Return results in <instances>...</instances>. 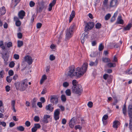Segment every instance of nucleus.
<instances>
[{
  "mask_svg": "<svg viewBox=\"0 0 132 132\" xmlns=\"http://www.w3.org/2000/svg\"><path fill=\"white\" fill-rule=\"evenodd\" d=\"M88 65V64L87 63H85L81 68L79 67L77 68L75 72L74 67H70L69 70L67 72V75L71 77L73 76H76L77 77H79L83 75L86 72Z\"/></svg>",
  "mask_w": 132,
  "mask_h": 132,
  "instance_id": "obj_1",
  "label": "nucleus"
},
{
  "mask_svg": "<svg viewBox=\"0 0 132 132\" xmlns=\"http://www.w3.org/2000/svg\"><path fill=\"white\" fill-rule=\"evenodd\" d=\"M16 88L21 91H23L27 88L28 86V80L26 79L20 82H17L15 84Z\"/></svg>",
  "mask_w": 132,
  "mask_h": 132,
  "instance_id": "obj_2",
  "label": "nucleus"
},
{
  "mask_svg": "<svg viewBox=\"0 0 132 132\" xmlns=\"http://www.w3.org/2000/svg\"><path fill=\"white\" fill-rule=\"evenodd\" d=\"M72 91L73 93L80 95L82 91V88L80 85L73 86L72 87Z\"/></svg>",
  "mask_w": 132,
  "mask_h": 132,
  "instance_id": "obj_3",
  "label": "nucleus"
},
{
  "mask_svg": "<svg viewBox=\"0 0 132 132\" xmlns=\"http://www.w3.org/2000/svg\"><path fill=\"white\" fill-rule=\"evenodd\" d=\"M128 112L130 120L129 128L130 130L132 129V105H129L128 108Z\"/></svg>",
  "mask_w": 132,
  "mask_h": 132,
  "instance_id": "obj_4",
  "label": "nucleus"
},
{
  "mask_svg": "<svg viewBox=\"0 0 132 132\" xmlns=\"http://www.w3.org/2000/svg\"><path fill=\"white\" fill-rule=\"evenodd\" d=\"M94 23L93 22H89L86 23L85 27V31L86 32L92 29L94 26Z\"/></svg>",
  "mask_w": 132,
  "mask_h": 132,
  "instance_id": "obj_5",
  "label": "nucleus"
},
{
  "mask_svg": "<svg viewBox=\"0 0 132 132\" xmlns=\"http://www.w3.org/2000/svg\"><path fill=\"white\" fill-rule=\"evenodd\" d=\"M76 120V118L75 117H73L70 120L69 123V125L70 128H73L74 125L77 124Z\"/></svg>",
  "mask_w": 132,
  "mask_h": 132,
  "instance_id": "obj_6",
  "label": "nucleus"
},
{
  "mask_svg": "<svg viewBox=\"0 0 132 132\" xmlns=\"http://www.w3.org/2000/svg\"><path fill=\"white\" fill-rule=\"evenodd\" d=\"M50 102L53 104H57L58 102V99L57 96L56 95L51 96Z\"/></svg>",
  "mask_w": 132,
  "mask_h": 132,
  "instance_id": "obj_7",
  "label": "nucleus"
},
{
  "mask_svg": "<svg viewBox=\"0 0 132 132\" xmlns=\"http://www.w3.org/2000/svg\"><path fill=\"white\" fill-rule=\"evenodd\" d=\"M60 114V109H57L54 111V118L55 120H56L59 119Z\"/></svg>",
  "mask_w": 132,
  "mask_h": 132,
  "instance_id": "obj_8",
  "label": "nucleus"
},
{
  "mask_svg": "<svg viewBox=\"0 0 132 132\" xmlns=\"http://www.w3.org/2000/svg\"><path fill=\"white\" fill-rule=\"evenodd\" d=\"M24 58L25 61L27 62L30 65L32 64L33 61L31 56L27 55L25 56Z\"/></svg>",
  "mask_w": 132,
  "mask_h": 132,
  "instance_id": "obj_9",
  "label": "nucleus"
},
{
  "mask_svg": "<svg viewBox=\"0 0 132 132\" xmlns=\"http://www.w3.org/2000/svg\"><path fill=\"white\" fill-rule=\"evenodd\" d=\"M88 35L87 34H82V36L81 37V43L82 44H84L86 39L88 38Z\"/></svg>",
  "mask_w": 132,
  "mask_h": 132,
  "instance_id": "obj_10",
  "label": "nucleus"
},
{
  "mask_svg": "<svg viewBox=\"0 0 132 132\" xmlns=\"http://www.w3.org/2000/svg\"><path fill=\"white\" fill-rule=\"evenodd\" d=\"M118 4L117 0H112L110 3V6L111 7H116Z\"/></svg>",
  "mask_w": 132,
  "mask_h": 132,
  "instance_id": "obj_11",
  "label": "nucleus"
},
{
  "mask_svg": "<svg viewBox=\"0 0 132 132\" xmlns=\"http://www.w3.org/2000/svg\"><path fill=\"white\" fill-rule=\"evenodd\" d=\"M14 20L15 21V24L16 26L19 27L21 26V22L17 16H15L14 17Z\"/></svg>",
  "mask_w": 132,
  "mask_h": 132,
  "instance_id": "obj_12",
  "label": "nucleus"
},
{
  "mask_svg": "<svg viewBox=\"0 0 132 132\" xmlns=\"http://www.w3.org/2000/svg\"><path fill=\"white\" fill-rule=\"evenodd\" d=\"M25 12L23 10H22L19 12L18 16L20 19H22L25 16Z\"/></svg>",
  "mask_w": 132,
  "mask_h": 132,
  "instance_id": "obj_13",
  "label": "nucleus"
},
{
  "mask_svg": "<svg viewBox=\"0 0 132 132\" xmlns=\"http://www.w3.org/2000/svg\"><path fill=\"white\" fill-rule=\"evenodd\" d=\"M117 23L123 25L124 23L123 20L122 19V17L121 15L118 16L117 19Z\"/></svg>",
  "mask_w": 132,
  "mask_h": 132,
  "instance_id": "obj_14",
  "label": "nucleus"
},
{
  "mask_svg": "<svg viewBox=\"0 0 132 132\" xmlns=\"http://www.w3.org/2000/svg\"><path fill=\"white\" fill-rule=\"evenodd\" d=\"M50 117V115H45L44 116L43 121L45 123H47L48 122V119Z\"/></svg>",
  "mask_w": 132,
  "mask_h": 132,
  "instance_id": "obj_15",
  "label": "nucleus"
},
{
  "mask_svg": "<svg viewBox=\"0 0 132 132\" xmlns=\"http://www.w3.org/2000/svg\"><path fill=\"white\" fill-rule=\"evenodd\" d=\"M75 15V12L74 11H72L70 15L69 19V22L70 23L74 18Z\"/></svg>",
  "mask_w": 132,
  "mask_h": 132,
  "instance_id": "obj_16",
  "label": "nucleus"
},
{
  "mask_svg": "<svg viewBox=\"0 0 132 132\" xmlns=\"http://www.w3.org/2000/svg\"><path fill=\"white\" fill-rule=\"evenodd\" d=\"M45 109L47 111H50L52 112L54 109V108L52 106V105L49 104L46 106Z\"/></svg>",
  "mask_w": 132,
  "mask_h": 132,
  "instance_id": "obj_17",
  "label": "nucleus"
},
{
  "mask_svg": "<svg viewBox=\"0 0 132 132\" xmlns=\"http://www.w3.org/2000/svg\"><path fill=\"white\" fill-rule=\"evenodd\" d=\"M2 57L5 62H7L9 56L6 53L2 54Z\"/></svg>",
  "mask_w": 132,
  "mask_h": 132,
  "instance_id": "obj_18",
  "label": "nucleus"
},
{
  "mask_svg": "<svg viewBox=\"0 0 132 132\" xmlns=\"http://www.w3.org/2000/svg\"><path fill=\"white\" fill-rule=\"evenodd\" d=\"M76 27V25L75 24L71 25L69 28V33L73 32L75 30V28Z\"/></svg>",
  "mask_w": 132,
  "mask_h": 132,
  "instance_id": "obj_19",
  "label": "nucleus"
},
{
  "mask_svg": "<svg viewBox=\"0 0 132 132\" xmlns=\"http://www.w3.org/2000/svg\"><path fill=\"white\" fill-rule=\"evenodd\" d=\"M119 122L118 121H115L113 122V127L114 128H117L118 127V125H119Z\"/></svg>",
  "mask_w": 132,
  "mask_h": 132,
  "instance_id": "obj_20",
  "label": "nucleus"
},
{
  "mask_svg": "<svg viewBox=\"0 0 132 132\" xmlns=\"http://www.w3.org/2000/svg\"><path fill=\"white\" fill-rule=\"evenodd\" d=\"M6 12V10L4 7L3 6L0 9V12L2 15L4 14Z\"/></svg>",
  "mask_w": 132,
  "mask_h": 132,
  "instance_id": "obj_21",
  "label": "nucleus"
},
{
  "mask_svg": "<svg viewBox=\"0 0 132 132\" xmlns=\"http://www.w3.org/2000/svg\"><path fill=\"white\" fill-rule=\"evenodd\" d=\"M132 26V24L131 23H129L127 26L124 28V29L125 30H129Z\"/></svg>",
  "mask_w": 132,
  "mask_h": 132,
  "instance_id": "obj_22",
  "label": "nucleus"
},
{
  "mask_svg": "<svg viewBox=\"0 0 132 132\" xmlns=\"http://www.w3.org/2000/svg\"><path fill=\"white\" fill-rule=\"evenodd\" d=\"M15 101L14 100H12L11 101V105L12 106V110H13L14 112H15L16 110L15 108Z\"/></svg>",
  "mask_w": 132,
  "mask_h": 132,
  "instance_id": "obj_23",
  "label": "nucleus"
},
{
  "mask_svg": "<svg viewBox=\"0 0 132 132\" xmlns=\"http://www.w3.org/2000/svg\"><path fill=\"white\" fill-rule=\"evenodd\" d=\"M97 62L96 60L95 62H93L92 61H90L89 65L91 66H95L97 64Z\"/></svg>",
  "mask_w": 132,
  "mask_h": 132,
  "instance_id": "obj_24",
  "label": "nucleus"
},
{
  "mask_svg": "<svg viewBox=\"0 0 132 132\" xmlns=\"http://www.w3.org/2000/svg\"><path fill=\"white\" fill-rule=\"evenodd\" d=\"M107 66L110 68L114 67L116 66V64L115 63H108L107 64Z\"/></svg>",
  "mask_w": 132,
  "mask_h": 132,
  "instance_id": "obj_25",
  "label": "nucleus"
},
{
  "mask_svg": "<svg viewBox=\"0 0 132 132\" xmlns=\"http://www.w3.org/2000/svg\"><path fill=\"white\" fill-rule=\"evenodd\" d=\"M18 47H20L23 45V43L22 41L20 40H18L17 42Z\"/></svg>",
  "mask_w": 132,
  "mask_h": 132,
  "instance_id": "obj_26",
  "label": "nucleus"
},
{
  "mask_svg": "<svg viewBox=\"0 0 132 132\" xmlns=\"http://www.w3.org/2000/svg\"><path fill=\"white\" fill-rule=\"evenodd\" d=\"M102 25L100 23H97L95 24V27L96 29H99L101 28Z\"/></svg>",
  "mask_w": 132,
  "mask_h": 132,
  "instance_id": "obj_27",
  "label": "nucleus"
},
{
  "mask_svg": "<svg viewBox=\"0 0 132 132\" xmlns=\"http://www.w3.org/2000/svg\"><path fill=\"white\" fill-rule=\"evenodd\" d=\"M37 101V99L34 98L33 99V101L32 102V106L33 107H35L36 106V102Z\"/></svg>",
  "mask_w": 132,
  "mask_h": 132,
  "instance_id": "obj_28",
  "label": "nucleus"
},
{
  "mask_svg": "<svg viewBox=\"0 0 132 132\" xmlns=\"http://www.w3.org/2000/svg\"><path fill=\"white\" fill-rule=\"evenodd\" d=\"M55 5V4H54L52 2L50 4L48 7V11H50L52 10V6H54Z\"/></svg>",
  "mask_w": 132,
  "mask_h": 132,
  "instance_id": "obj_29",
  "label": "nucleus"
},
{
  "mask_svg": "<svg viewBox=\"0 0 132 132\" xmlns=\"http://www.w3.org/2000/svg\"><path fill=\"white\" fill-rule=\"evenodd\" d=\"M65 93L68 96H70L71 95V90L69 89L66 90L65 91Z\"/></svg>",
  "mask_w": 132,
  "mask_h": 132,
  "instance_id": "obj_30",
  "label": "nucleus"
},
{
  "mask_svg": "<svg viewBox=\"0 0 132 132\" xmlns=\"http://www.w3.org/2000/svg\"><path fill=\"white\" fill-rule=\"evenodd\" d=\"M16 129L20 131H23L24 130V128L23 126H20L17 127Z\"/></svg>",
  "mask_w": 132,
  "mask_h": 132,
  "instance_id": "obj_31",
  "label": "nucleus"
},
{
  "mask_svg": "<svg viewBox=\"0 0 132 132\" xmlns=\"http://www.w3.org/2000/svg\"><path fill=\"white\" fill-rule=\"evenodd\" d=\"M102 61L105 63H107L109 62L110 61V60L109 59L107 58H103L102 59Z\"/></svg>",
  "mask_w": 132,
  "mask_h": 132,
  "instance_id": "obj_32",
  "label": "nucleus"
},
{
  "mask_svg": "<svg viewBox=\"0 0 132 132\" xmlns=\"http://www.w3.org/2000/svg\"><path fill=\"white\" fill-rule=\"evenodd\" d=\"M111 15L110 14L108 13L105 16V19L106 20H108L111 17Z\"/></svg>",
  "mask_w": 132,
  "mask_h": 132,
  "instance_id": "obj_33",
  "label": "nucleus"
},
{
  "mask_svg": "<svg viewBox=\"0 0 132 132\" xmlns=\"http://www.w3.org/2000/svg\"><path fill=\"white\" fill-rule=\"evenodd\" d=\"M6 79L8 82H10L12 80V78L10 77V76H8L7 77Z\"/></svg>",
  "mask_w": 132,
  "mask_h": 132,
  "instance_id": "obj_34",
  "label": "nucleus"
},
{
  "mask_svg": "<svg viewBox=\"0 0 132 132\" xmlns=\"http://www.w3.org/2000/svg\"><path fill=\"white\" fill-rule=\"evenodd\" d=\"M104 48V46L103 45L102 43H101L99 45L98 49L100 51H101L103 50Z\"/></svg>",
  "mask_w": 132,
  "mask_h": 132,
  "instance_id": "obj_35",
  "label": "nucleus"
},
{
  "mask_svg": "<svg viewBox=\"0 0 132 132\" xmlns=\"http://www.w3.org/2000/svg\"><path fill=\"white\" fill-rule=\"evenodd\" d=\"M75 128L76 130L78 129L79 130H81L82 128V126L80 125H78L76 126H75Z\"/></svg>",
  "mask_w": 132,
  "mask_h": 132,
  "instance_id": "obj_36",
  "label": "nucleus"
},
{
  "mask_svg": "<svg viewBox=\"0 0 132 132\" xmlns=\"http://www.w3.org/2000/svg\"><path fill=\"white\" fill-rule=\"evenodd\" d=\"M69 85L68 82H64L63 84V86L64 87H68Z\"/></svg>",
  "mask_w": 132,
  "mask_h": 132,
  "instance_id": "obj_37",
  "label": "nucleus"
},
{
  "mask_svg": "<svg viewBox=\"0 0 132 132\" xmlns=\"http://www.w3.org/2000/svg\"><path fill=\"white\" fill-rule=\"evenodd\" d=\"M0 47L3 50L5 49V47L3 46V42L2 41H0Z\"/></svg>",
  "mask_w": 132,
  "mask_h": 132,
  "instance_id": "obj_38",
  "label": "nucleus"
},
{
  "mask_svg": "<svg viewBox=\"0 0 132 132\" xmlns=\"http://www.w3.org/2000/svg\"><path fill=\"white\" fill-rule=\"evenodd\" d=\"M55 59V57L52 54L50 56L49 59L51 61H53Z\"/></svg>",
  "mask_w": 132,
  "mask_h": 132,
  "instance_id": "obj_39",
  "label": "nucleus"
},
{
  "mask_svg": "<svg viewBox=\"0 0 132 132\" xmlns=\"http://www.w3.org/2000/svg\"><path fill=\"white\" fill-rule=\"evenodd\" d=\"M122 111L123 114L125 116H126V109L125 106H124L122 109Z\"/></svg>",
  "mask_w": 132,
  "mask_h": 132,
  "instance_id": "obj_40",
  "label": "nucleus"
},
{
  "mask_svg": "<svg viewBox=\"0 0 132 132\" xmlns=\"http://www.w3.org/2000/svg\"><path fill=\"white\" fill-rule=\"evenodd\" d=\"M35 5V3L32 1H31L29 3V5L30 7H34Z\"/></svg>",
  "mask_w": 132,
  "mask_h": 132,
  "instance_id": "obj_41",
  "label": "nucleus"
},
{
  "mask_svg": "<svg viewBox=\"0 0 132 132\" xmlns=\"http://www.w3.org/2000/svg\"><path fill=\"white\" fill-rule=\"evenodd\" d=\"M13 57L16 60H18L19 58V56L18 54H15L14 55Z\"/></svg>",
  "mask_w": 132,
  "mask_h": 132,
  "instance_id": "obj_42",
  "label": "nucleus"
},
{
  "mask_svg": "<svg viewBox=\"0 0 132 132\" xmlns=\"http://www.w3.org/2000/svg\"><path fill=\"white\" fill-rule=\"evenodd\" d=\"M66 38L67 39H68L70 38L72 36L71 34H66Z\"/></svg>",
  "mask_w": 132,
  "mask_h": 132,
  "instance_id": "obj_43",
  "label": "nucleus"
},
{
  "mask_svg": "<svg viewBox=\"0 0 132 132\" xmlns=\"http://www.w3.org/2000/svg\"><path fill=\"white\" fill-rule=\"evenodd\" d=\"M61 100L63 101H65L66 100V98L65 95H62L61 96Z\"/></svg>",
  "mask_w": 132,
  "mask_h": 132,
  "instance_id": "obj_44",
  "label": "nucleus"
},
{
  "mask_svg": "<svg viewBox=\"0 0 132 132\" xmlns=\"http://www.w3.org/2000/svg\"><path fill=\"white\" fill-rule=\"evenodd\" d=\"M34 120L35 121L38 122L39 120V118L38 116H35L34 118Z\"/></svg>",
  "mask_w": 132,
  "mask_h": 132,
  "instance_id": "obj_45",
  "label": "nucleus"
},
{
  "mask_svg": "<svg viewBox=\"0 0 132 132\" xmlns=\"http://www.w3.org/2000/svg\"><path fill=\"white\" fill-rule=\"evenodd\" d=\"M34 127L36 128L37 129L39 128L41 126L39 124H35L34 125Z\"/></svg>",
  "mask_w": 132,
  "mask_h": 132,
  "instance_id": "obj_46",
  "label": "nucleus"
},
{
  "mask_svg": "<svg viewBox=\"0 0 132 132\" xmlns=\"http://www.w3.org/2000/svg\"><path fill=\"white\" fill-rule=\"evenodd\" d=\"M14 64L15 63L14 62H11L10 63L9 66L10 67L12 68L14 67Z\"/></svg>",
  "mask_w": 132,
  "mask_h": 132,
  "instance_id": "obj_47",
  "label": "nucleus"
},
{
  "mask_svg": "<svg viewBox=\"0 0 132 132\" xmlns=\"http://www.w3.org/2000/svg\"><path fill=\"white\" fill-rule=\"evenodd\" d=\"M9 76H12L14 74V72L12 70H10L9 71Z\"/></svg>",
  "mask_w": 132,
  "mask_h": 132,
  "instance_id": "obj_48",
  "label": "nucleus"
},
{
  "mask_svg": "<svg viewBox=\"0 0 132 132\" xmlns=\"http://www.w3.org/2000/svg\"><path fill=\"white\" fill-rule=\"evenodd\" d=\"M77 82L75 80H73L72 81V84L73 85V86H76L77 85Z\"/></svg>",
  "mask_w": 132,
  "mask_h": 132,
  "instance_id": "obj_49",
  "label": "nucleus"
},
{
  "mask_svg": "<svg viewBox=\"0 0 132 132\" xmlns=\"http://www.w3.org/2000/svg\"><path fill=\"white\" fill-rule=\"evenodd\" d=\"M7 46L9 48L12 46V44L11 42H9L7 44Z\"/></svg>",
  "mask_w": 132,
  "mask_h": 132,
  "instance_id": "obj_50",
  "label": "nucleus"
},
{
  "mask_svg": "<svg viewBox=\"0 0 132 132\" xmlns=\"http://www.w3.org/2000/svg\"><path fill=\"white\" fill-rule=\"evenodd\" d=\"M108 118V116L107 115H105L102 118V120L103 121L104 120H106Z\"/></svg>",
  "mask_w": 132,
  "mask_h": 132,
  "instance_id": "obj_51",
  "label": "nucleus"
},
{
  "mask_svg": "<svg viewBox=\"0 0 132 132\" xmlns=\"http://www.w3.org/2000/svg\"><path fill=\"white\" fill-rule=\"evenodd\" d=\"M36 17V15L35 14H34L31 17V22L32 23L34 21V18Z\"/></svg>",
  "mask_w": 132,
  "mask_h": 132,
  "instance_id": "obj_52",
  "label": "nucleus"
},
{
  "mask_svg": "<svg viewBox=\"0 0 132 132\" xmlns=\"http://www.w3.org/2000/svg\"><path fill=\"white\" fill-rule=\"evenodd\" d=\"M42 26V24L40 23H38L36 25V27L37 28H40Z\"/></svg>",
  "mask_w": 132,
  "mask_h": 132,
  "instance_id": "obj_53",
  "label": "nucleus"
},
{
  "mask_svg": "<svg viewBox=\"0 0 132 132\" xmlns=\"http://www.w3.org/2000/svg\"><path fill=\"white\" fill-rule=\"evenodd\" d=\"M5 89L6 91L7 92H8L10 90V87L8 85H7L5 87Z\"/></svg>",
  "mask_w": 132,
  "mask_h": 132,
  "instance_id": "obj_54",
  "label": "nucleus"
},
{
  "mask_svg": "<svg viewBox=\"0 0 132 132\" xmlns=\"http://www.w3.org/2000/svg\"><path fill=\"white\" fill-rule=\"evenodd\" d=\"M108 2V0H104L103 3V5L104 7H106L107 6Z\"/></svg>",
  "mask_w": 132,
  "mask_h": 132,
  "instance_id": "obj_55",
  "label": "nucleus"
},
{
  "mask_svg": "<svg viewBox=\"0 0 132 132\" xmlns=\"http://www.w3.org/2000/svg\"><path fill=\"white\" fill-rule=\"evenodd\" d=\"M88 105L90 108H91L92 106L93 103L92 102H89L87 104Z\"/></svg>",
  "mask_w": 132,
  "mask_h": 132,
  "instance_id": "obj_56",
  "label": "nucleus"
},
{
  "mask_svg": "<svg viewBox=\"0 0 132 132\" xmlns=\"http://www.w3.org/2000/svg\"><path fill=\"white\" fill-rule=\"evenodd\" d=\"M37 105L39 108H41L42 107V103L41 102H38L37 103Z\"/></svg>",
  "mask_w": 132,
  "mask_h": 132,
  "instance_id": "obj_57",
  "label": "nucleus"
},
{
  "mask_svg": "<svg viewBox=\"0 0 132 132\" xmlns=\"http://www.w3.org/2000/svg\"><path fill=\"white\" fill-rule=\"evenodd\" d=\"M27 127H29L30 125V122L28 121H27L25 123Z\"/></svg>",
  "mask_w": 132,
  "mask_h": 132,
  "instance_id": "obj_58",
  "label": "nucleus"
},
{
  "mask_svg": "<svg viewBox=\"0 0 132 132\" xmlns=\"http://www.w3.org/2000/svg\"><path fill=\"white\" fill-rule=\"evenodd\" d=\"M17 36L18 38L19 39H21L22 37V34H18Z\"/></svg>",
  "mask_w": 132,
  "mask_h": 132,
  "instance_id": "obj_59",
  "label": "nucleus"
},
{
  "mask_svg": "<svg viewBox=\"0 0 132 132\" xmlns=\"http://www.w3.org/2000/svg\"><path fill=\"white\" fill-rule=\"evenodd\" d=\"M40 100L42 103H44L45 102V99L44 97H41Z\"/></svg>",
  "mask_w": 132,
  "mask_h": 132,
  "instance_id": "obj_60",
  "label": "nucleus"
},
{
  "mask_svg": "<svg viewBox=\"0 0 132 132\" xmlns=\"http://www.w3.org/2000/svg\"><path fill=\"white\" fill-rule=\"evenodd\" d=\"M47 92V90L46 88L44 89L42 92L41 94H45Z\"/></svg>",
  "mask_w": 132,
  "mask_h": 132,
  "instance_id": "obj_61",
  "label": "nucleus"
},
{
  "mask_svg": "<svg viewBox=\"0 0 132 132\" xmlns=\"http://www.w3.org/2000/svg\"><path fill=\"white\" fill-rule=\"evenodd\" d=\"M103 78L105 80H106L108 77V75L107 74H105L103 75Z\"/></svg>",
  "mask_w": 132,
  "mask_h": 132,
  "instance_id": "obj_62",
  "label": "nucleus"
},
{
  "mask_svg": "<svg viewBox=\"0 0 132 132\" xmlns=\"http://www.w3.org/2000/svg\"><path fill=\"white\" fill-rule=\"evenodd\" d=\"M67 122L66 120L65 119H63L62 121V123L64 125Z\"/></svg>",
  "mask_w": 132,
  "mask_h": 132,
  "instance_id": "obj_63",
  "label": "nucleus"
},
{
  "mask_svg": "<svg viewBox=\"0 0 132 132\" xmlns=\"http://www.w3.org/2000/svg\"><path fill=\"white\" fill-rule=\"evenodd\" d=\"M3 27L4 28H7L8 27V24L6 22L3 25Z\"/></svg>",
  "mask_w": 132,
  "mask_h": 132,
  "instance_id": "obj_64",
  "label": "nucleus"
}]
</instances>
